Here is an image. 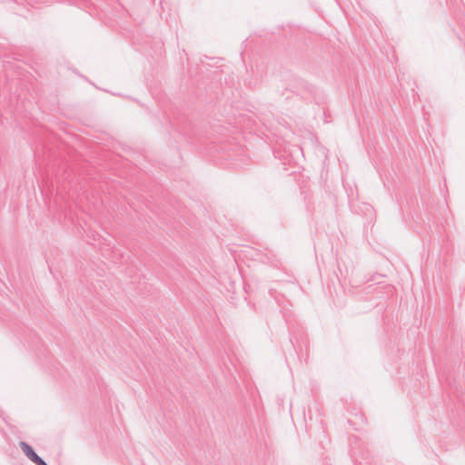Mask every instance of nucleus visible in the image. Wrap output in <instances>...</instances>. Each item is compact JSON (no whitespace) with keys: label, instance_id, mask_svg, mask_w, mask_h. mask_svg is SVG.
Listing matches in <instances>:
<instances>
[{"label":"nucleus","instance_id":"1","mask_svg":"<svg viewBox=\"0 0 465 465\" xmlns=\"http://www.w3.org/2000/svg\"><path fill=\"white\" fill-rule=\"evenodd\" d=\"M19 446L25 455L35 465H48L33 449V447L25 441H20Z\"/></svg>","mask_w":465,"mask_h":465}]
</instances>
